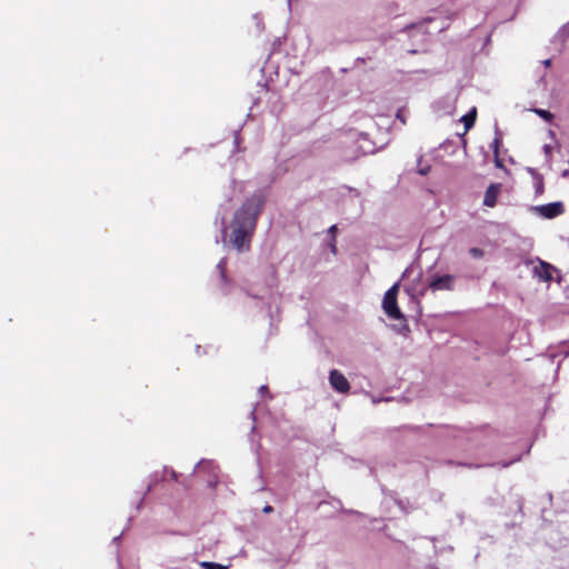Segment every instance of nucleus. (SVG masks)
Segmentation results:
<instances>
[{
  "label": "nucleus",
  "mask_w": 569,
  "mask_h": 569,
  "mask_svg": "<svg viewBox=\"0 0 569 569\" xmlns=\"http://www.w3.org/2000/svg\"><path fill=\"white\" fill-rule=\"evenodd\" d=\"M199 566L203 569H227V566L217 563V562H210V561H201L199 562Z\"/></svg>",
  "instance_id": "obj_10"
},
{
  "label": "nucleus",
  "mask_w": 569,
  "mask_h": 569,
  "mask_svg": "<svg viewBox=\"0 0 569 569\" xmlns=\"http://www.w3.org/2000/svg\"><path fill=\"white\" fill-rule=\"evenodd\" d=\"M262 204L263 199L260 196H253L248 199L234 214L231 223V241L234 248L240 252L249 249L250 237L256 227V220Z\"/></svg>",
  "instance_id": "obj_1"
},
{
  "label": "nucleus",
  "mask_w": 569,
  "mask_h": 569,
  "mask_svg": "<svg viewBox=\"0 0 569 569\" xmlns=\"http://www.w3.org/2000/svg\"><path fill=\"white\" fill-rule=\"evenodd\" d=\"M335 228H336L335 226H332V227L330 228L331 232H335Z\"/></svg>",
  "instance_id": "obj_24"
},
{
  "label": "nucleus",
  "mask_w": 569,
  "mask_h": 569,
  "mask_svg": "<svg viewBox=\"0 0 569 569\" xmlns=\"http://www.w3.org/2000/svg\"><path fill=\"white\" fill-rule=\"evenodd\" d=\"M535 211L538 212L543 218L552 219L560 216L563 212V204L562 202L542 204L535 207Z\"/></svg>",
  "instance_id": "obj_5"
},
{
  "label": "nucleus",
  "mask_w": 569,
  "mask_h": 569,
  "mask_svg": "<svg viewBox=\"0 0 569 569\" xmlns=\"http://www.w3.org/2000/svg\"><path fill=\"white\" fill-rule=\"evenodd\" d=\"M542 179L540 177L537 178V182H536V191L538 193H541L542 192Z\"/></svg>",
  "instance_id": "obj_16"
},
{
  "label": "nucleus",
  "mask_w": 569,
  "mask_h": 569,
  "mask_svg": "<svg viewBox=\"0 0 569 569\" xmlns=\"http://www.w3.org/2000/svg\"><path fill=\"white\" fill-rule=\"evenodd\" d=\"M455 286V277L451 274L432 276L429 282L431 291L452 290Z\"/></svg>",
  "instance_id": "obj_3"
},
{
  "label": "nucleus",
  "mask_w": 569,
  "mask_h": 569,
  "mask_svg": "<svg viewBox=\"0 0 569 569\" xmlns=\"http://www.w3.org/2000/svg\"><path fill=\"white\" fill-rule=\"evenodd\" d=\"M500 189L501 184L499 183H492L487 188L483 197V204L486 207L493 208L496 206Z\"/></svg>",
  "instance_id": "obj_6"
},
{
  "label": "nucleus",
  "mask_w": 569,
  "mask_h": 569,
  "mask_svg": "<svg viewBox=\"0 0 569 569\" xmlns=\"http://www.w3.org/2000/svg\"><path fill=\"white\" fill-rule=\"evenodd\" d=\"M266 390H267V387H266V386H261V387H260V389H259V391H260L261 393H262V392H264Z\"/></svg>",
  "instance_id": "obj_21"
},
{
  "label": "nucleus",
  "mask_w": 569,
  "mask_h": 569,
  "mask_svg": "<svg viewBox=\"0 0 569 569\" xmlns=\"http://www.w3.org/2000/svg\"><path fill=\"white\" fill-rule=\"evenodd\" d=\"M551 151H552V147L550 144H545L543 146V152H545V156H546L547 161L549 163L551 162Z\"/></svg>",
  "instance_id": "obj_13"
},
{
  "label": "nucleus",
  "mask_w": 569,
  "mask_h": 569,
  "mask_svg": "<svg viewBox=\"0 0 569 569\" xmlns=\"http://www.w3.org/2000/svg\"><path fill=\"white\" fill-rule=\"evenodd\" d=\"M412 270H413L412 267L407 268L402 273V278L409 277V274L412 272Z\"/></svg>",
  "instance_id": "obj_18"
},
{
  "label": "nucleus",
  "mask_w": 569,
  "mask_h": 569,
  "mask_svg": "<svg viewBox=\"0 0 569 569\" xmlns=\"http://www.w3.org/2000/svg\"><path fill=\"white\" fill-rule=\"evenodd\" d=\"M477 118V109L472 108L467 114L462 116L460 121L463 122L466 131L472 128Z\"/></svg>",
  "instance_id": "obj_8"
},
{
  "label": "nucleus",
  "mask_w": 569,
  "mask_h": 569,
  "mask_svg": "<svg viewBox=\"0 0 569 569\" xmlns=\"http://www.w3.org/2000/svg\"><path fill=\"white\" fill-rule=\"evenodd\" d=\"M226 259H221L217 266V268L220 270L221 277L224 278V269H226Z\"/></svg>",
  "instance_id": "obj_15"
},
{
  "label": "nucleus",
  "mask_w": 569,
  "mask_h": 569,
  "mask_svg": "<svg viewBox=\"0 0 569 569\" xmlns=\"http://www.w3.org/2000/svg\"><path fill=\"white\" fill-rule=\"evenodd\" d=\"M431 170V166L429 163H423L422 158L418 159V169L417 172L421 176H427Z\"/></svg>",
  "instance_id": "obj_9"
},
{
  "label": "nucleus",
  "mask_w": 569,
  "mask_h": 569,
  "mask_svg": "<svg viewBox=\"0 0 569 569\" xmlns=\"http://www.w3.org/2000/svg\"><path fill=\"white\" fill-rule=\"evenodd\" d=\"M329 382L330 386L340 393H346L350 389V383L345 377L343 373H341L339 370L333 369L330 371L329 375Z\"/></svg>",
  "instance_id": "obj_4"
},
{
  "label": "nucleus",
  "mask_w": 569,
  "mask_h": 569,
  "mask_svg": "<svg viewBox=\"0 0 569 569\" xmlns=\"http://www.w3.org/2000/svg\"><path fill=\"white\" fill-rule=\"evenodd\" d=\"M550 63H551V61H550L549 59H547V60H545V61H543V64H545L546 67H549V66H550Z\"/></svg>",
  "instance_id": "obj_20"
},
{
  "label": "nucleus",
  "mask_w": 569,
  "mask_h": 569,
  "mask_svg": "<svg viewBox=\"0 0 569 569\" xmlns=\"http://www.w3.org/2000/svg\"><path fill=\"white\" fill-rule=\"evenodd\" d=\"M501 143V137H500V133L497 131L496 132V138L493 139L492 143H491V148L493 149V153H499V146Z\"/></svg>",
  "instance_id": "obj_12"
},
{
  "label": "nucleus",
  "mask_w": 569,
  "mask_h": 569,
  "mask_svg": "<svg viewBox=\"0 0 569 569\" xmlns=\"http://www.w3.org/2000/svg\"><path fill=\"white\" fill-rule=\"evenodd\" d=\"M469 253L473 257V258H481L483 256V251L479 248H471L469 250Z\"/></svg>",
  "instance_id": "obj_14"
},
{
  "label": "nucleus",
  "mask_w": 569,
  "mask_h": 569,
  "mask_svg": "<svg viewBox=\"0 0 569 569\" xmlns=\"http://www.w3.org/2000/svg\"><path fill=\"white\" fill-rule=\"evenodd\" d=\"M495 163L498 168H501L502 167V162L501 160L499 159V153H495Z\"/></svg>",
  "instance_id": "obj_17"
},
{
  "label": "nucleus",
  "mask_w": 569,
  "mask_h": 569,
  "mask_svg": "<svg viewBox=\"0 0 569 569\" xmlns=\"http://www.w3.org/2000/svg\"><path fill=\"white\" fill-rule=\"evenodd\" d=\"M568 176H569V171H568V170H565V171L562 172V177H568Z\"/></svg>",
  "instance_id": "obj_23"
},
{
  "label": "nucleus",
  "mask_w": 569,
  "mask_h": 569,
  "mask_svg": "<svg viewBox=\"0 0 569 569\" xmlns=\"http://www.w3.org/2000/svg\"><path fill=\"white\" fill-rule=\"evenodd\" d=\"M533 112L546 121H551L553 118L552 113L545 109H533Z\"/></svg>",
  "instance_id": "obj_11"
},
{
  "label": "nucleus",
  "mask_w": 569,
  "mask_h": 569,
  "mask_svg": "<svg viewBox=\"0 0 569 569\" xmlns=\"http://www.w3.org/2000/svg\"><path fill=\"white\" fill-rule=\"evenodd\" d=\"M562 29H563L565 31H568V32H569V22H568L566 26H563V28H562Z\"/></svg>",
  "instance_id": "obj_22"
},
{
  "label": "nucleus",
  "mask_w": 569,
  "mask_h": 569,
  "mask_svg": "<svg viewBox=\"0 0 569 569\" xmlns=\"http://www.w3.org/2000/svg\"><path fill=\"white\" fill-rule=\"evenodd\" d=\"M271 511H272V507H271V506H266V507L263 508V512H266V513H269V512H271Z\"/></svg>",
  "instance_id": "obj_19"
},
{
  "label": "nucleus",
  "mask_w": 569,
  "mask_h": 569,
  "mask_svg": "<svg viewBox=\"0 0 569 569\" xmlns=\"http://www.w3.org/2000/svg\"><path fill=\"white\" fill-rule=\"evenodd\" d=\"M555 268L543 261H539L537 266L533 268V273L536 277H538L542 281H549L552 279V271Z\"/></svg>",
  "instance_id": "obj_7"
},
{
  "label": "nucleus",
  "mask_w": 569,
  "mask_h": 569,
  "mask_svg": "<svg viewBox=\"0 0 569 569\" xmlns=\"http://www.w3.org/2000/svg\"><path fill=\"white\" fill-rule=\"evenodd\" d=\"M399 290V283H395L390 289L387 290V292L383 296L382 299V309L385 313L390 318L395 320H402L403 315L398 308L397 303V295Z\"/></svg>",
  "instance_id": "obj_2"
}]
</instances>
